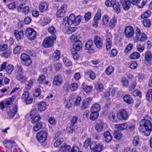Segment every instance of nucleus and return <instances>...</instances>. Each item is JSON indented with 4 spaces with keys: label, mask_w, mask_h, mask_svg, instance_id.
I'll return each mask as SVG.
<instances>
[{
    "label": "nucleus",
    "mask_w": 152,
    "mask_h": 152,
    "mask_svg": "<svg viewBox=\"0 0 152 152\" xmlns=\"http://www.w3.org/2000/svg\"><path fill=\"white\" fill-rule=\"evenodd\" d=\"M152 129V124L149 120L145 119L140 121L139 129L140 131L144 133L145 136H149Z\"/></svg>",
    "instance_id": "f257e3e1"
},
{
    "label": "nucleus",
    "mask_w": 152,
    "mask_h": 152,
    "mask_svg": "<svg viewBox=\"0 0 152 152\" xmlns=\"http://www.w3.org/2000/svg\"><path fill=\"white\" fill-rule=\"evenodd\" d=\"M147 39V36L144 33H141L139 28H137L135 31V37L133 40L136 42L139 40L141 42H144Z\"/></svg>",
    "instance_id": "f03ea898"
},
{
    "label": "nucleus",
    "mask_w": 152,
    "mask_h": 152,
    "mask_svg": "<svg viewBox=\"0 0 152 152\" xmlns=\"http://www.w3.org/2000/svg\"><path fill=\"white\" fill-rule=\"evenodd\" d=\"M25 35L29 40H33L36 37L37 32L33 28H28L25 31Z\"/></svg>",
    "instance_id": "7ed1b4c3"
},
{
    "label": "nucleus",
    "mask_w": 152,
    "mask_h": 152,
    "mask_svg": "<svg viewBox=\"0 0 152 152\" xmlns=\"http://www.w3.org/2000/svg\"><path fill=\"white\" fill-rule=\"evenodd\" d=\"M56 39V37L51 36L47 37L44 40L42 45L45 48H49L51 47L53 44L54 40Z\"/></svg>",
    "instance_id": "20e7f679"
},
{
    "label": "nucleus",
    "mask_w": 152,
    "mask_h": 152,
    "mask_svg": "<svg viewBox=\"0 0 152 152\" xmlns=\"http://www.w3.org/2000/svg\"><path fill=\"white\" fill-rule=\"evenodd\" d=\"M90 148L93 152H100L103 149L102 145L100 143L92 142L90 145Z\"/></svg>",
    "instance_id": "39448f33"
},
{
    "label": "nucleus",
    "mask_w": 152,
    "mask_h": 152,
    "mask_svg": "<svg viewBox=\"0 0 152 152\" xmlns=\"http://www.w3.org/2000/svg\"><path fill=\"white\" fill-rule=\"evenodd\" d=\"M20 59L22 64L26 66H29L31 63V60L29 56L26 53L21 54Z\"/></svg>",
    "instance_id": "423d86ee"
},
{
    "label": "nucleus",
    "mask_w": 152,
    "mask_h": 152,
    "mask_svg": "<svg viewBox=\"0 0 152 152\" xmlns=\"http://www.w3.org/2000/svg\"><path fill=\"white\" fill-rule=\"evenodd\" d=\"M117 117L120 120H126L128 117V114L125 110L121 109L117 112Z\"/></svg>",
    "instance_id": "0eeeda50"
},
{
    "label": "nucleus",
    "mask_w": 152,
    "mask_h": 152,
    "mask_svg": "<svg viewBox=\"0 0 152 152\" xmlns=\"http://www.w3.org/2000/svg\"><path fill=\"white\" fill-rule=\"evenodd\" d=\"M47 133L44 131H40L38 132L36 135L37 138L38 140L40 142H43L45 141L47 137Z\"/></svg>",
    "instance_id": "6e6552de"
},
{
    "label": "nucleus",
    "mask_w": 152,
    "mask_h": 152,
    "mask_svg": "<svg viewBox=\"0 0 152 152\" xmlns=\"http://www.w3.org/2000/svg\"><path fill=\"white\" fill-rule=\"evenodd\" d=\"M18 11L21 12L25 15L27 14L29 11V7L24 4L21 3L19 4L17 7Z\"/></svg>",
    "instance_id": "1a4fd4ad"
},
{
    "label": "nucleus",
    "mask_w": 152,
    "mask_h": 152,
    "mask_svg": "<svg viewBox=\"0 0 152 152\" xmlns=\"http://www.w3.org/2000/svg\"><path fill=\"white\" fill-rule=\"evenodd\" d=\"M134 31L133 28L131 26L126 27L124 29V34L126 37L128 38H131L134 34Z\"/></svg>",
    "instance_id": "9d476101"
},
{
    "label": "nucleus",
    "mask_w": 152,
    "mask_h": 152,
    "mask_svg": "<svg viewBox=\"0 0 152 152\" xmlns=\"http://www.w3.org/2000/svg\"><path fill=\"white\" fill-rule=\"evenodd\" d=\"M66 5L63 4L62 5L57 12L56 15L57 17L61 18L63 17L65 15L66 11Z\"/></svg>",
    "instance_id": "9b49d317"
},
{
    "label": "nucleus",
    "mask_w": 152,
    "mask_h": 152,
    "mask_svg": "<svg viewBox=\"0 0 152 152\" xmlns=\"http://www.w3.org/2000/svg\"><path fill=\"white\" fill-rule=\"evenodd\" d=\"M94 42L96 47L99 49L102 47L103 44L102 39L97 36L94 37Z\"/></svg>",
    "instance_id": "f8f14e48"
},
{
    "label": "nucleus",
    "mask_w": 152,
    "mask_h": 152,
    "mask_svg": "<svg viewBox=\"0 0 152 152\" xmlns=\"http://www.w3.org/2000/svg\"><path fill=\"white\" fill-rule=\"evenodd\" d=\"M3 143L5 148L9 149L11 148L12 147L16 145V142L15 141L8 140H4Z\"/></svg>",
    "instance_id": "ddd939ff"
},
{
    "label": "nucleus",
    "mask_w": 152,
    "mask_h": 152,
    "mask_svg": "<svg viewBox=\"0 0 152 152\" xmlns=\"http://www.w3.org/2000/svg\"><path fill=\"white\" fill-rule=\"evenodd\" d=\"M18 111L17 106L15 105L12 109H9L7 110V113L8 116L10 118H12L16 114Z\"/></svg>",
    "instance_id": "4468645a"
},
{
    "label": "nucleus",
    "mask_w": 152,
    "mask_h": 152,
    "mask_svg": "<svg viewBox=\"0 0 152 152\" xmlns=\"http://www.w3.org/2000/svg\"><path fill=\"white\" fill-rule=\"evenodd\" d=\"M120 3L124 10H128L129 9L131 5L129 0H122Z\"/></svg>",
    "instance_id": "2eb2a0df"
},
{
    "label": "nucleus",
    "mask_w": 152,
    "mask_h": 152,
    "mask_svg": "<svg viewBox=\"0 0 152 152\" xmlns=\"http://www.w3.org/2000/svg\"><path fill=\"white\" fill-rule=\"evenodd\" d=\"M75 19V15L74 14L70 15L69 17L65 18L64 19L65 21L69 25H71L73 24L74 25V22Z\"/></svg>",
    "instance_id": "dca6fc26"
},
{
    "label": "nucleus",
    "mask_w": 152,
    "mask_h": 152,
    "mask_svg": "<svg viewBox=\"0 0 152 152\" xmlns=\"http://www.w3.org/2000/svg\"><path fill=\"white\" fill-rule=\"evenodd\" d=\"M49 4L48 2L45 1L41 2L39 5V9L41 12L46 11L48 8Z\"/></svg>",
    "instance_id": "f3484780"
},
{
    "label": "nucleus",
    "mask_w": 152,
    "mask_h": 152,
    "mask_svg": "<svg viewBox=\"0 0 152 152\" xmlns=\"http://www.w3.org/2000/svg\"><path fill=\"white\" fill-rule=\"evenodd\" d=\"M71 148L69 145L64 143L59 148L58 152H69Z\"/></svg>",
    "instance_id": "a211bd4d"
},
{
    "label": "nucleus",
    "mask_w": 152,
    "mask_h": 152,
    "mask_svg": "<svg viewBox=\"0 0 152 152\" xmlns=\"http://www.w3.org/2000/svg\"><path fill=\"white\" fill-rule=\"evenodd\" d=\"M112 6L113 9L117 14L119 13L121 11L120 5L119 2L116 0H113Z\"/></svg>",
    "instance_id": "6ab92c4d"
},
{
    "label": "nucleus",
    "mask_w": 152,
    "mask_h": 152,
    "mask_svg": "<svg viewBox=\"0 0 152 152\" xmlns=\"http://www.w3.org/2000/svg\"><path fill=\"white\" fill-rule=\"evenodd\" d=\"M104 140L107 143L110 142L113 139L110 132L108 131H106L104 133Z\"/></svg>",
    "instance_id": "aec40b11"
},
{
    "label": "nucleus",
    "mask_w": 152,
    "mask_h": 152,
    "mask_svg": "<svg viewBox=\"0 0 152 152\" xmlns=\"http://www.w3.org/2000/svg\"><path fill=\"white\" fill-rule=\"evenodd\" d=\"M14 34L18 41L22 39L24 36L23 31H19L18 30L15 31Z\"/></svg>",
    "instance_id": "412c9836"
},
{
    "label": "nucleus",
    "mask_w": 152,
    "mask_h": 152,
    "mask_svg": "<svg viewBox=\"0 0 152 152\" xmlns=\"http://www.w3.org/2000/svg\"><path fill=\"white\" fill-rule=\"evenodd\" d=\"M62 80L59 75L56 76L54 78L53 84L55 86H60L61 85Z\"/></svg>",
    "instance_id": "4be33fe9"
},
{
    "label": "nucleus",
    "mask_w": 152,
    "mask_h": 152,
    "mask_svg": "<svg viewBox=\"0 0 152 152\" xmlns=\"http://www.w3.org/2000/svg\"><path fill=\"white\" fill-rule=\"evenodd\" d=\"M112 37L110 34H108L107 35L106 37V48L107 50H110L111 47L112 42L111 39Z\"/></svg>",
    "instance_id": "5701e85b"
},
{
    "label": "nucleus",
    "mask_w": 152,
    "mask_h": 152,
    "mask_svg": "<svg viewBox=\"0 0 152 152\" xmlns=\"http://www.w3.org/2000/svg\"><path fill=\"white\" fill-rule=\"evenodd\" d=\"M73 48L76 51H80L82 47V44L80 41H76L73 46Z\"/></svg>",
    "instance_id": "b1692460"
},
{
    "label": "nucleus",
    "mask_w": 152,
    "mask_h": 152,
    "mask_svg": "<svg viewBox=\"0 0 152 152\" xmlns=\"http://www.w3.org/2000/svg\"><path fill=\"white\" fill-rule=\"evenodd\" d=\"M90 101V98H88L86 100H83L82 102L81 109H86L88 107Z\"/></svg>",
    "instance_id": "393cba45"
},
{
    "label": "nucleus",
    "mask_w": 152,
    "mask_h": 152,
    "mask_svg": "<svg viewBox=\"0 0 152 152\" xmlns=\"http://www.w3.org/2000/svg\"><path fill=\"white\" fill-rule=\"evenodd\" d=\"M103 123L102 122H100L96 124L95 129L98 132H100L103 130Z\"/></svg>",
    "instance_id": "a878e982"
},
{
    "label": "nucleus",
    "mask_w": 152,
    "mask_h": 152,
    "mask_svg": "<svg viewBox=\"0 0 152 152\" xmlns=\"http://www.w3.org/2000/svg\"><path fill=\"white\" fill-rule=\"evenodd\" d=\"M100 109V106L99 104L96 103L94 104L91 107V112H98Z\"/></svg>",
    "instance_id": "bb28decb"
},
{
    "label": "nucleus",
    "mask_w": 152,
    "mask_h": 152,
    "mask_svg": "<svg viewBox=\"0 0 152 152\" xmlns=\"http://www.w3.org/2000/svg\"><path fill=\"white\" fill-rule=\"evenodd\" d=\"M113 136L116 139L119 140L123 137V135L121 131L117 130L114 132Z\"/></svg>",
    "instance_id": "cd10ccee"
},
{
    "label": "nucleus",
    "mask_w": 152,
    "mask_h": 152,
    "mask_svg": "<svg viewBox=\"0 0 152 152\" xmlns=\"http://www.w3.org/2000/svg\"><path fill=\"white\" fill-rule=\"evenodd\" d=\"M124 101L128 104H131L133 102L132 98L129 95H125L123 98Z\"/></svg>",
    "instance_id": "c85d7f7f"
},
{
    "label": "nucleus",
    "mask_w": 152,
    "mask_h": 152,
    "mask_svg": "<svg viewBox=\"0 0 152 152\" xmlns=\"http://www.w3.org/2000/svg\"><path fill=\"white\" fill-rule=\"evenodd\" d=\"M85 74L86 75L89 76L90 78L92 80H94L96 77L94 72L91 70L86 71L85 72Z\"/></svg>",
    "instance_id": "c756f323"
},
{
    "label": "nucleus",
    "mask_w": 152,
    "mask_h": 152,
    "mask_svg": "<svg viewBox=\"0 0 152 152\" xmlns=\"http://www.w3.org/2000/svg\"><path fill=\"white\" fill-rule=\"evenodd\" d=\"M152 55L151 53L149 51H147L145 53V59L148 63L151 62Z\"/></svg>",
    "instance_id": "7c9ffc66"
},
{
    "label": "nucleus",
    "mask_w": 152,
    "mask_h": 152,
    "mask_svg": "<svg viewBox=\"0 0 152 152\" xmlns=\"http://www.w3.org/2000/svg\"><path fill=\"white\" fill-rule=\"evenodd\" d=\"M46 107V103L43 102H40L38 106V109L40 111H44Z\"/></svg>",
    "instance_id": "2f4dec72"
},
{
    "label": "nucleus",
    "mask_w": 152,
    "mask_h": 152,
    "mask_svg": "<svg viewBox=\"0 0 152 152\" xmlns=\"http://www.w3.org/2000/svg\"><path fill=\"white\" fill-rule=\"evenodd\" d=\"M132 144L134 146L136 147L140 144L139 137L137 136H135L132 140Z\"/></svg>",
    "instance_id": "473e14b6"
},
{
    "label": "nucleus",
    "mask_w": 152,
    "mask_h": 152,
    "mask_svg": "<svg viewBox=\"0 0 152 152\" xmlns=\"http://www.w3.org/2000/svg\"><path fill=\"white\" fill-rule=\"evenodd\" d=\"M117 23V19L115 17L112 18L109 23V26L111 28H113L116 26Z\"/></svg>",
    "instance_id": "72a5a7b5"
},
{
    "label": "nucleus",
    "mask_w": 152,
    "mask_h": 152,
    "mask_svg": "<svg viewBox=\"0 0 152 152\" xmlns=\"http://www.w3.org/2000/svg\"><path fill=\"white\" fill-rule=\"evenodd\" d=\"M128 126L127 124L126 123H125L116 125V127L118 129L123 131L126 129Z\"/></svg>",
    "instance_id": "f704fd0d"
},
{
    "label": "nucleus",
    "mask_w": 152,
    "mask_h": 152,
    "mask_svg": "<svg viewBox=\"0 0 152 152\" xmlns=\"http://www.w3.org/2000/svg\"><path fill=\"white\" fill-rule=\"evenodd\" d=\"M16 79L20 81L21 83H24L26 80V77L21 74H18L16 76Z\"/></svg>",
    "instance_id": "c9c22d12"
},
{
    "label": "nucleus",
    "mask_w": 152,
    "mask_h": 152,
    "mask_svg": "<svg viewBox=\"0 0 152 152\" xmlns=\"http://www.w3.org/2000/svg\"><path fill=\"white\" fill-rule=\"evenodd\" d=\"M114 69V68L113 66L110 65L106 68L105 71V73L107 75H109L112 74Z\"/></svg>",
    "instance_id": "e433bc0d"
},
{
    "label": "nucleus",
    "mask_w": 152,
    "mask_h": 152,
    "mask_svg": "<svg viewBox=\"0 0 152 152\" xmlns=\"http://www.w3.org/2000/svg\"><path fill=\"white\" fill-rule=\"evenodd\" d=\"M91 113L90 116V119L92 121H94L97 118L99 115L98 112H91Z\"/></svg>",
    "instance_id": "4c0bfd02"
},
{
    "label": "nucleus",
    "mask_w": 152,
    "mask_h": 152,
    "mask_svg": "<svg viewBox=\"0 0 152 152\" xmlns=\"http://www.w3.org/2000/svg\"><path fill=\"white\" fill-rule=\"evenodd\" d=\"M31 118V122L34 124L38 122L40 119L41 117L39 114H37L35 116L32 117Z\"/></svg>",
    "instance_id": "58836bf2"
},
{
    "label": "nucleus",
    "mask_w": 152,
    "mask_h": 152,
    "mask_svg": "<svg viewBox=\"0 0 152 152\" xmlns=\"http://www.w3.org/2000/svg\"><path fill=\"white\" fill-rule=\"evenodd\" d=\"M140 56V53L137 52L132 53L129 56V58L131 59H136L139 58Z\"/></svg>",
    "instance_id": "ea45409f"
},
{
    "label": "nucleus",
    "mask_w": 152,
    "mask_h": 152,
    "mask_svg": "<svg viewBox=\"0 0 152 152\" xmlns=\"http://www.w3.org/2000/svg\"><path fill=\"white\" fill-rule=\"evenodd\" d=\"M14 69V66L12 64H8L6 67V70L9 75L11 74Z\"/></svg>",
    "instance_id": "a19ab883"
},
{
    "label": "nucleus",
    "mask_w": 152,
    "mask_h": 152,
    "mask_svg": "<svg viewBox=\"0 0 152 152\" xmlns=\"http://www.w3.org/2000/svg\"><path fill=\"white\" fill-rule=\"evenodd\" d=\"M147 0H139L137 2V6L139 8H142L145 5Z\"/></svg>",
    "instance_id": "79ce46f5"
},
{
    "label": "nucleus",
    "mask_w": 152,
    "mask_h": 152,
    "mask_svg": "<svg viewBox=\"0 0 152 152\" xmlns=\"http://www.w3.org/2000/svg\"><path fill=\"white\" fill-rule=\"evenodd\" d=\"M93 43L92 40H89L85 44V49L87 50L91 49V47L92 46Z\"/></svg>",
    "instance_id": "37998d69"
},
{
    "label": "nucleus",
    "mask_w": 152,
    "mask_h": 152,
    "mask_svg": "<svg viewBox=\"0 0 152 152\" xmlns=\"http://www.w3.org/2000/svg\"><path fill=\"white\" fill-rule=\"evenodd\" d=\"M42 124L41 122H38L34 125L33 129L35 131H37L42 127Z\"/></svg>",
    "instance_id": "c03bdc74"
},
{
    "label": "nucleus",
    "mask_w": 152,
    "mask_h": 152,
    "mask_svg": "<svg viewBox=\"0 0 152 152\" xmlns=\"http://www.w3.org/2000/svg\"><path fill=\"white\" fill-rule=\"evenodd\" d=\"M146 99L149 101H151L152 100V89L148 90L146 94Z\"/></svg>",
    "instance_id": "a18cd8bd"
},
{
    "label": "nucleus",
    "mask_w": 152,
    "mask_h": 152,
    "mask_svg": "<svg viewBox=\"0 0 152 152\" xmlns=\"http://www.w3.org/2000/svg\"><path fill=\"white\" fill-rule=\"evenodd\" d=\"M60 55V51L58 50H56L53 53V56L55 60H57L59 58Z\"/></svg>",
    "instance_id": "49530a36"
},
{
    "label": "nucleus",
    "mask_w": 152,
    "mask_h": 152,
    "mask_svg": "<svg viewBox=\"0 0 152 152\" xmlns=\"http://www.w3.org/2000/svg\"><path fill=\"white\" fill-rule=\"evenodd\" d=\"M69 86L70 89L73 91H76L78 88V84L75 83H71Z\"/></svg>",
    "instance_id": "de8ad7c7"
},
{
    "label": "nucleus",
    "mask_w": 152,
    "mask_h": 152,
    "mask_svg": "<svg viewBox=\"0 0 152 152\" xmlns=\"http://www.w3.org/2000/svg\"><path fill=\"white\" fill-rule=\"evenodd\" d=\"M76 29L75 27H69L66 28L65 32L67 34H69L75 31Z\"/></svg>",
    "instance_id": "09e8293b"
},
{
    "label": "nucleus",
    "mask_w": 152,
    "mask_h": 152,
    "mask_svg": "<svg viewBox=\"0 0 152 152\" xmlns=\"http://www.w3.org/2000/svg\"><path fill=\"white\" fill-rule=\"evenodd\" d=\"M151 14V12L150 10H148L141 15V18L142 19L148 18L150 16Z\"/></svg>",
    "instance_id": "8fccbe9b"
},
{
    "label": "nucleus",
    "mask_w": 152,
    "mask_h": 152,
    "mask_svg": "<svg viewBox=\"0 0 152 152\" xmlns=\"http://www.w3.org/2000/svg\"><path fill=\"white\" fill-rule=\"evenodd\" d=\"M63 141L64 140L62 138L58 139L54 143V146L56 148L58 147L63 142Z\"/></svg>",
    "instance_id": "3c124183"
},
{
    "label": "nucleus",
    "mask_w": 152,
    "mask_h": 152,
    "mask_svg": "<svg viewBox=\"0 0 152 152\" xmlns=\"http://www.w3.org/2000/svg\"><path fill=\"white\" fill-rule=\"evenodd\" d=\"M63 60L64 64L67 67L70 66L72 64V62L71 61L66 57H64Z\"/></svg>",
    "instance_id": "603ef678"
},
{
    "label": "nucleus",
    "mask_w": 152,
    "mask_h": 152,
    "mask_svg": "<svg viewBox=\"0 0 152 152\" xmlns=\"http://www.w3.org/2000/svg\"><path fill=\"white\" fill-rule=\"evenodd\" d=\"M133 45L131 43L129 44L124 50V53L127 54L133 48Z\"/></svg>",
    "instance_id": "864d4df0"
},
{
    "label": "nucleus",
    "mask_w": 152,
    "mask_h": 152,
    "mask_svg": "<svg viewBox=\"0 0 152 152\" xmlns=\"http://www.w3.org/2000/svg\"><path fill=\"white\" fill-rule=\"evenodd\" d=\"M76 129L74 126H72L70 124V126L66 128V130L69 133H72Z\"/></svg>",
    "instance_id": "5fc2aeb1"
},
{
    "label": "nucleus",
    "mask_w": 152,
    "mask_h": 152,
    "mask_svg": "<svg viewBox=\"0 0 152 152\" xmlns=\"http://www.w3.org/2000/svg\"><path fill=\"white\" fill-rule=\"evenodd\" d=\"M82 18V16L80 15H78L76 18L75 16V20L74 22V25H77L80 23Z\"/></svg>",
    "instance_id": "6e6d98bb"
},
{
    "label": "nucleus",
    "mask_w": 152,
    "mask_h": 152,
    "mask_svg": "<svg viewBox=\"0 0 152 152\" xmlns=\"http://www.w3.org/2000/svg\"><path fill=\"white\" fill-rule=\"evenodd\" d=\"M11 54V52L9 50H7L1 54V56L2 57L5 58H8Z\"/></svg>",
    "instance_id": "4d7b16f0"
},
{
    "label": "nucleus",
    "mask_w": 152,
    "mask_h": 152,
    "mask_svg": "<svg viewBox=\"0 0 152 152\" xmlns=\"http://www.w3.org/2000/svg\"><path fill=\"white\" fill-rule=\"evenodd\" d=\"M109 18L107 15H104L102 18V25H106L109 22Z\"/></svg>",
    "instance_id": "13d9d810"
},
{
    "label": "nucleus",
    "mask_w": 152,
    "mask_h": 152,
    "mask_svg": "<svg viewBox=\"0 0 152 152\" xmlns=\"http://www.w3.org/2000/svg\"><path fill=\"white\" fill-rule=\"evenodd\" d=\"M101 10H98L94 18V20H99L101 18Z\"/></svg>",
    "instance_id": "bf43d9fd"
},
{
    "label": "nucleus",
    "mask_w": 152,
    "mask_h": 152,
    "mask_svg": "<svg viewBox=\"0 0 152 152\" xmlns=\"http://www.w3.org/2000/svg\"><path fill=\"white\" fill-rule=\"evenodd\" d=\"M79 37L76 34H73L71 37V39L72 42H75L79 40Z\"/></svg>",
    "instance_id": "052dcab7"
},
{
    "label": "nucleus",
    "mask_w": 152,
    "mask_h": 152,
    "mask_svg": "<svg viewBox=\"0 0 152 152\" xmlns=\"http://www.w3.org/2000/svg\"><path fill=\"white\" fill-rule=\"evenodd\" d=\"M21 47L19 45H17L14 50V53L15 54L19 53L21 49Z\"/></svg>",
    "instance_id": "680f3d73"
},
{
    "label": "nucleus",
    "mask_w": 152,
    "mask_h": 152,
    "mask_svg": "<svg viewBox=\"0 0 152 152\" xmlns=\"http://www.w3.org/2000/svg\"><path fill=\"white\" fill-rule=\"evenodd\" d=\"M48 31L51 34L54 35L56 32V30L55 27L52 26L48 28Z\"/></svg>",
    "instance_id": "e2e57ef3"
},
{
    "label": "nucleus",
    "mask_w": 152,
    "mask_h": 152,
    "mask_svg": "<svg viewBox=\"0 0 152 152\" xmlns=\"http://www.w3.org/2000/svg\"><path fill=\"white\" fill-rule=\"evenodd\" d=\"M78 118V117L76 116H73L71 121L70 124H71L72 126H74L76 124Z\"/></svg>",
    "instance_id": "0e129e2a"
},
{
    "label": "nucleus",
    "mask_w": 152,
    "mask_h": 152,
    "mask_svg": "<svg viewBox=\"0 0 152 152\" xmlns=\"http://www.w3.org/2000/svg\"><path fill=\"white\" fill-rule=\"evenodd\" d=\"M91 142V140L89 138H88L86 139L85 142L84 143V146L85 148H87L88 147L89 145H90Z\"/></svg>",
    "instance_id": "69168bd1"
},
{
    "label": "nucleus",
    "mask_w": 152,
    "mask_h": 152,
    "mask_svg": "<svg viewBox=\"0 0 152 152\" xmlns=\"http://www.w3.org/2000/svg\"><path fill=\"white\" fill-rule=\"evenodd\" d=\"M91 13L88 12L86 13L84 16V18L86 21L89 20L91 18Z\"/></svg>",
    "instance_id": "338daca9"
},
{
    "label": "nucleus",
    "mask_w": 152,
    "mask_h": 152,
    "mask_svg": "<svg viewBox=\"0 0 152 152\" xmlns=\"http://www.w3.org/2000/svg\"><path fill=\"white\" fill-rule=\"evenodd\" d=\"M38 110L36 108H34L32 110L30 114V118H32L33 117L36 116V115L38 113Z\"/></svg>",
    "instance_id": "774afa93"
}]
</instances>
